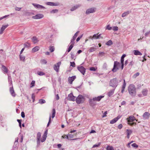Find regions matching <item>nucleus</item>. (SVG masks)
Instances as JSON below:
<instances>
[{"label":"nucleus","instance_id":"1","mask_svg":"<svg viewBox=\"0 0 150 150\" xmlns=\"http://www.w3.org/2000/svg\"><path fill=\"white\" fill-rule=\"evenodd\" d=\"M47 132L48 129H47L45 131L41 139V134L40 132H38L37 133V139L38 143H40V142H42L45 141L47 137Z\"/></svg>","mask_w":150,"mask_h":150},{"label":"nucleus","instance_id":"2","mask_svg":"<svg viewBox=\"0 0 150 150\" xmlns=\"http://www.w3.org/2000/svg\"><path fill=\"white\" fill-rule=\"evenodd\" d=\"M128 91L129 94L132 96H134L136 93L135 86L133 84L130 85L128 88Z\"/></svg>","mask_w":150,"mask_h":150},{"label":"nucleus","instance_id":"3","mask_svg":"<svg viewBox=\"0 0 150 150\" xmlns=\"http://www.w3.org/2000/svg\"><path fill=\"white\" fill-rule=\"evenodd\" d=\"M127 121L129 125L131 126L135 125H136V122H133V121L136 120L137 121V120L135 119V117L132 115L130 116L129 118H127Z\"/></svg>","mask_w":150,"mask_h":150},{"label":"nucleus","instance_id":"4","mask_svg":"<svg viewBox=\"0 0 150 150\" xmlns=\"http://www.w3.org/2000/svg\"><path fill=\"white\" fill-rule=\"evenodd\" d=\"M118 81L116 78L113 79L110 81L109 84L110 86L116 87L117 85Z\"/></svg>","mask_w":150,"mask_h":150},{"label":"nucleus","instance_id":"5","mask_svg":"<svg viewBox=\"0 0 150 150\" xmlns=\"http://www.w3.org/2000/svg\"><path fill=\"white\" fill-rule=\"evenodd\" d=\"M84 100V98L81 95H79L76 99V102L78 104L83 103Z\"/></svg>","mask_w":150,"mask_h":150},{"label":"nucleus","instance_id":"6","mask_svg":"<svg viewBox=\"0 0 150 150\" xmlns=\"http://www.w3.org/2000/svg\"><path fill=\"white\" fill-rule=\"evenodd\" d=\"M148 91L147 89H144L142 91V94H139L138 96L140 97L146 96L148 94Z\"/></svg>","mask_w":150,"mask_h":150},{"label":"nucleus","instance_id":"7","mask_svg":"<svg viewBox=\"0 0 150 150\" xmlns=\"http://www.w3.org/2000/svg\"><path fill=\"white\" fill-rule=\"evenodd\" d=\"M120 65V64L119 62L117 61H115L114 65V67L112 71L113 72H116L117 70L118 69V66Z\"/></svg>","mask_w":150,"mask_h":150},{"label":"nucleus","instance_id":"8","mask_svg":"<svg viewBox=\"0 0 150 150\" xmlns=\"http://www.w3.org/2000/svg\"><path fill=\"white\" fill-rule=\"evenodd\" d=\"M61 64V62H59L56 64H55L54 66V69L57 72H58L59 71V67Z\"/></svg>","mask_w":150,"mask_h":150},{"label":"nucleus","instance_id":"9","mask_svg":"<svg viewBox=\"0 0 150 150\" xmlns=\"http://www.w3.org/2000/svg\"><path fill=\"white\" fill-rule=\"evenodd\" d=\"M77 69L82 74L84 75L86 69L84 67L82 66H79Z\"/></svg>","mask_w":150,"mask_h":150},{"label":"nucleus","instance_id":"10","mask_svg":"<svg viewBox=\"0 0 150 150\" xmlns=\"http://www.w3.org/2000/svg\"><path fill=\"white\" fill-rule=\"evenodd\" d=\"M68 99L70 100L74 101L75 100V97L74 96L72 93H71L68 96Z\"/></svg>","mask_w":150,"mask_h":150},{"label":"nucleus","instance_id":"11","mask_svg":"<svg viewBox=\"0 0 150 150\" xmlns=\"http://www.w3.org/2000/svg\"><path fill=\"white\" fill-rule=\"evenodd\" d=\"M77 134V133L74 134H68V139L70 140H74L77 139H73L74 136H76Z\"/></svg>","mask_w":150,"mask_h":150},{"label":"nucleus","instance_id":"12","mask_svg":"<svg viewBox=\"0 0 150 150\" xmlns=\"http://www.w3.org/2000/svg\"><path fill=\"white\" fill-rule=\"evenodd\" d=\"M43 17L44 15L42 14H38L32 16V18L34 19H39L43 18Z\"/></svg>","mask_w":150,"mask_h":150},{"label":"nucleus","instance_id":"13","mask_svg":"<svg viewBox=\"0 0 150 150\" xmlns=\"http://www.w3.org/2000/svg\"><path fill=\"white\" fill-rule=\"evenodd\" d=\"M121 116L120 115L114 118L113 120H112L110 122V123L111 124H113L115 123L119 119H120Z\"/></svg>","mask_w":150,"mask_h":150},{"label":"nucleus","instance_id":"14","mask_svg":"<svg viewBox=\"0 0 150 150\" xmlns=\"http://www.w3.org/2000/svg\"><path fill=\"white\" fill-rule=\"evenodd\" d=\"M96 8H92L87 10L86 11V14H88L90 13H93L95 11Z\"/></svg>","mask_w":150,"mask_h":150},{"label":"nucleus","instance_id":"15","mask_svg":"<svg viewBox=\"0 0 150 150\" xmlns=\"http://www.w3.org/2000/svg\"><path fill=\"white\" fill-rule=\"evenodd\" d=\"M76 79V76H73L71 77H69L68 79V81L69 83L71 84L72 82Z\"/></svg>","mask_w":150,"mask_h":150},{"label":"nucleus","instance_id":"16","mask_svg":"<svg viewBox=\"0 0 150 150\" xmlns=\"http://www.w3.org/2000/svg\"><path fill=\"white\" fill-rule=\"evenodd\" d=\"M150 114L149 113V112H146L144 113L143 115L144 119H148L150 116Z\"/></svg>","mask_w":150,"mask_h":150},{"label":"nucleus","instance_id":"17","mask_svg":"<svg viewBox=\"0 0 150 150\" xmlns=\"http://www.w3.org/2000/svg\"><path fill=\"white\" fill-rule=\"evenodd\" d=\"M126 133L127 134V139H129L130 136L132 132V131L131 129H127L126 130Z\"/></svg>","mask_w":150,"mask_h":150},{"label":"nucleus","instance_id":"18","mask_svg":"<svg viewBox=\"0 0 150 150\" xmlns=\"http://www.w3.org/2000/svg\"><path fill=\"white\" fill-rule=\"evenodd\" d=\"M104 97V96H98L97 97L93 98L92 99L95 101H99L101 99Z\"/></svg>","mask_w":150,"mask_h":150},{"label":"nucleus","instance_id":"19","mask_svg":"<svg viewBox=\"0 0 150 150\" xmlns=\"http://www.w3.org/2000/svg\"><path fill=\"white\" fill-rule=\"evenodd\" d=\"M47 5L51 6H57L59 5L58 3H54L52 2H47L46 3Z\"/></svg>","mask_w":150,"mask_h":150},{"label":"nucleus","instance_id":"20","mask_svg":"<svg viewBox=\"0 0 150 150\" xmlns=\"http://www.w3.org/2000/svg\"><path fill=\"white\" fill-rule=\"evenodd\" d=\"M8 26V25H3L0 30V34H2L3 31L5 30V29L7 28Z\"/></svg>","mask_w":150,"mask_h":150},{"label":"nucleus","instance_id":"21","mask_svg":"<svg viewBox=\"0 0 150 150\" xmlns=\"http://www.w3.org/2000/svg\"><path fill=\"white\" fill-rule=\"evenodd\" d=\"M10 92L11 95L15 97L16 96V94L13 90V87H11L10 88Z\"/></svg>","mask_w":150,"mask_h":150},{"label":"nucleus","instance_id":"22","mask_svg":"<svg viewBox=\"0 0 150 150\" xmlns=\"http://www.w3.org/2000/svg\"><path fill=\"white\" fill-rule=\"evenodd\" d=\"M32 4L35 7H36L37 8H45L43 6L41 5H39L38 4H35L33 3Z\"/></svg>","mask_w":150,"mask_h":150},{"label":"nucleus","instance_id":"23","mask_svg":"<svg viewBox=\"0 0 150 150\" xmlns=\"http://www.w3.org/2000/svg\"><path fill=\"white\" fill-rule=\"evenodd\" d=\"M40 49V47L38 46H36L32 49V52L34 53L35 52L38 51Z\"/></svg>","mask_w":150,"mask_h":150},{"label":"nucleus","instance_id":"24","mask_svg":"<svg viewBox=\"0 0 150 150\" xmlns=\"http://www.w3.org/2000/svg\"><path fill=\"white\" fill-rule=\"evenodd\" d=\"M92 99L89 100V103L91 106H93L96 105V103Z\"/></svg>","mask_w":150,"mask_h":150},{"label":"nucleus","instance_id":"25","mask_svg":"<svg viewBox=\"0 0 150 150\" xmlns=\"http://www.w3.org/2000/svg\"><path fill=\"white\" fill-rule=\"evenodd\" d=\"M2 69L4 73H7L8 72V70L7 68L4 66L2 65Z\"/></svg>","mask_w":150,"mask_h":150},{"label":"nucleus","instance_id":"26","mask_svg":"<svg viewBox=\"0 0 150 150\" xmlns=\"http://www.w3.org/2000/svg\"><path fill=\"white\" fill-rule=\"evenodd\" d=\"M32 40L34 43H36L39 41L38 38L36 37H33Z\"/></svg>","mask_w":150,"mask_h":150},{"label":"nucleus","instance_id":"27","mask_svg":"<svg viewBox=\"0 0 150 150\" xmlns=\"http://www.w3.org/2000/svg\"><path fill=\"white\" fill-rule=\"evenodd\" d=\"M133 52L135 55H142V54L138 50H134L133 51Z\"/></svg>","mask_w":150,"mask_h":150},{"label":"nucleus","instance_id":"28","mask_svg":"<svg viewBox=\"0 0 150 150\" xmlns=\"http://www.w3.org/2000/svg\"><path fill=\"white\" fill-rule=\"evenodd\" d=\"M115 89L110 90L108 93V96L109 97L111 96L114 93Z\"/></svg>","mask_w":150,"mask_h":150},{"label":"nucleus","instance_id":"29","mask_svg":"<svg viewBox=\"0 0 150 150\" xmlns=\"http://www.w3.org/2000/svg\"><path fill=\"white\" fill-rule=\"evenodd\" d=\"M80 6L79 5H77L76 6H74V7H72L71 9V11H74L77 8L79 7Z\"/></svg>","mask_w":150,"mask_h":150},{"label":"nucleus","instance_id":"30","mask_svg":"<svg viewBox=\"0 0 150 150\" xmlns=\"http://www.w3.org/2000/svg\"><path fill=\"white\" fill-rule=\"evenodd\" d=\"M96 50V48L95 47H91L89 50V52H92L95 51Z\"/></svg>","mask_w":150,"mask_h":150},{"label":"nucleus","instance_id":"31","mask_svg":"<svg viewBox=\"0 0 150 150\" xmlns=\"http://www.w3.org/2000/svg\"><path fill=\"white\" fill-rule=\"evenodd\" d=\"M100 34L98 35V34H94L93 36V38L96 39L99 38L100 37Z\"/></svg>","mask_w":150,"mask_h":150},{"label":"nucleus","instance_id":"32","mask_svg":"<svg viewBox=\"0 0 150 150\" xmlns=\"http://www.w3.org/2000/svg\"><path fill=\"white\" fill-rule=\"evenodd\" d=\"M107 150H114L113 147L111 146H108L106 148Z\"/></svg>","mask_w":150,"mask_h":150},{"label":"nucleus","instance_id":"33","mask_svg":"<svg viewBox=\"0 0 150 150\" xmlns=\"http://www.w3.org/2000/svg\"><path fill=\"white\" fill-rule=\"evenodd\" d=\"M52 118H53L55 115L56 114V111L54 109H53L52 111Z\"/></svg>","mask_w":150,"mask_h":150},{"label":"nucleus","instance_id":"34","mask_svg":"<svg viewBox=\"0 0 150 150\" xmlns=\"http://www.w3.org/2000/svg\"><path fill=\"white\" fill-rule=\"evenodd\" d=\"M129 11H127L126 12H125L122 13V16L123 17L125 16H126L129 14Z\"/></svg>","mask_w":150,"mask_h":150},{"label":"nucleus","instance_id":"35","mask_svg":"<svg viewBox=\"0 0 150 150\" xmlns=\"http://www.w3.org/2000/svg\"><path fill=\"white\" fill-rule=\"evenodd\" d=\"M39 103L40 104H42L45 103L46 101L45 100L40 99L39 100Z\"/></svg>","mask_w":150,"mask_h":150},{"label":"nucleus","instance_id":"36","mask_svg":"<svg viewBox=\"0 0 150 150\" xmlns=\"http://www.w3.org/2000/svg\"><path fill=\"white\" fill-rule=\"evenodd\" d=\"M112 44V42L111 40H109L106 43V44L110 46Z\"/></svg>","mask_w":150,"mask_h":150},{"label":"nucleus","instance_id":"37","mask_svg":"<svg viewBox=\"0 0 150 150\" xmlns=\"http://www.w3.org/2000/svg\"><path fill=\"white\" fill-rule=\"evenodd\" d=\"M49 50L51 52H53L54 50V48L53 46H51L49 47Z\"/></svg>","mask_w":150,"mask_h":150},{"label":"nucleus","instance_id":"38","mask_svg":"<svg viewBox=\"0 0 150 150\" xmlns=\"http://www.w3.org/2000/svg\"><path fill=\"white\" fill-rule=\"evenodd\" d=\"M73 46H74L73 45H70L69 46V47L68 49V50H67V52H68L70 51L72 49L73 47Z\"/></svg>","mask_w":150,"mask_h":150},{"label":"nucleus","instance_id":"39","mask_svg":"<svg viewBox=\"0 0 150 150\" xmlns=\"http://www.w3.org/2000/svg\"><path fill=\"white\" fill-rule=\"evenodd\" d=\"M126 55L124 54L122 55L121 58V63H123L124 62V58L125 57Z\"/></svg>","mask_w":150,"mask_h":150},{"label":"nucleus","instance_id":"40","mask_svg":"<svg viewBox=\"0 0 150 150\" xmlns=\"http://www.w3.org/2000/svg\"><path fill=\"white\" fill-rule=\"evenodd\" d=\"M38 74L40 76H42L45 74V73L41 71H38L37 72Z\"/></svg>","mask_w":150,"mask_h":150},{"label":"nucleus","instance_id":"41","mask_svg":"<svg viewBox=\"0 0 150 150\" xmlns=\"http://www.w3.org/2000/svg\"><path fill=\"white\" fill-rule=\"evenodd\" d=\"M79 33V31H78L76 33L74 34V36H73V38L74 39H75L76 37L78 35V34Z\"/></svg>","mask_w":150,"mask_h":150},{"label":"nucleus","instance_id":"42","mask_svg":"<svg viewBox=\"0 0 150 150\" xmlns=\"http://www.w3.org/2000/svg\"><path fill=\"white\" fill-rule=\"evenodd\" d=\"M58 10L57 9H54L51 11L50 13H55L57 12Z\"/></svg>","mask_w":150,"mask_h":150},{"label":"nucleus","instance_id":"43","mask_svg":"<svg viewBox=\"0 0 150 150\" xmlns=\"http://www.w3.org/2000/svg\"><path fill=\"white\" fill-rule=\"evenodd\" d=\"M35 81H32L31 83V86H30V88H32L35 86Z\"/></svg>","mask_w":150,"mask_h":150},{"label":"nucleus","instance_id":"44","mask_svg":"<svg viewBox=\"0 0 150 150\" xmlns=\"http://www.w3.org/2000/svg\"><path fill=\"white\" fill-rule=\"evenodd\" d=\"M20 57L21 60L22 61H24L25 59V57L24 56H22L21 55H20Z\"/></svg>","mask_w":150,"mask_h":150},{"label":"nucleus","instance_id":"45","mask_svg":"<svg viewBox=\"0 0 150 150\" xmlns=\"http://www.w3.org/2000/svg\"><path fill=\"white\" fill-rule=\"evenodd\" d=\"M132 146L134 148H137L138 147V145L136 143H133L132 144Z\"/></svg>","mask_w":150,"mask_h":150},{"label":"nucleus","instance_id":"46","mask_svg":"<svg viewBox=\"0 0 150 150\" xmlns=\"http://www.w3.org/2000/svg\"><path fill=\"white\" fill-rule=\"evenodd\" d=\"M75 39H74L72 38L71 40L70 44L71 45H74V40Z\"/></svg>","mask_w":150,"mask_h":150},{"label":"nucleus","instance_id":"47","mask_svg":"<svg viewBox=\"0 0 150 150\" xmlns=\"http://www.w3.org/2000/svg\"><path fill=\"white\" fill-rule=\"evenodd\" d=\"M62 137L64 139H68V135H64L62 136Z\"/></svg>","mask_w":150,"mask_h":150},{"label":"nucleus","instance_id":"48","mask_svg":"<svg viewBox=\"0 0 150 150\" xmlns=\"http://www.w3.org/2000/svg\"><path fill=\"white\" fill-rule=\"evenodd\" d=\"M112 29L114 31H116L118 30V28L117 26H114L113 27Z\"/></svg>","mask_w":150,"mask_h":150},{"label":"nucleus","instance_id":"49","mask_svg":"<svg viewBox=\"0 0 150 150\" xmlns=\"http://www.w3.org/2000/svg\"><path fill=\"white\" fill-rule=\"evenodd\" d=\"M100 143H99L98 144H95L93 145L92 147V148H95V147H98L100 145Z\"/></svg>","mask_w":150,"mask_h":150},{"label":"nucleus","instance_id":"50","mask_svg":"<svg viewBox=\"0 0 150 150\" xmlns=\"http://www.w3.org/2000/svg\"><path fill=\"white\" fill-rule=\"evenodd\" d=\"M89 69L91 71H96V69L94 67H91Z\"/></svg>","mask_w":150,"mask_h":150},{"label":"nucleus","instance_id":"51","mask_svg":"<svg viewBox=\"0 0 150 150\" xmlns=\"http://www.w3.org/2000/svg\"><path fill=\"white\" fill-rule=\"evenodd\" d=\"M112 27H110L109 25H108L107 26L106 29H108V30H111L112 29Z\"/></svg>","mask_w":150,"mask_h":150},{"label":"nucleus","instance_id":"52","mask_svg":"<svg viewBox=\"0 0 150 150\" xmlns=\"http://www.w3.org/2000/svg\"><path fill=\"white\" fill-rule=\"evenodd\" d=\"M139 72H137V73H136V74H134L133 76L134 78H135L137 76H139Z\"/></svg>","mask_w":150,"mask_h":150},{"label":"nucleus","instance_id":"53","mask_svg":"<svg viewBox=\"0 0 150 150\" xmlns=\"http://www.w3.org/2000/svg\"><path fill=\"white\" fill-rule=\"evenodd\" d=\"M71 66H72L73 67H74L75 66V64L74 62H70Z\"/></svg>","mask_w":150,"mask_h":150},{"label":"nucleus","instance_id":"54","mask_svg":"<svg viewBox=\"0 0 150 150\" xmlns=\"http://www.w3.org/2000/svg\"><path fill=\"white\" fill-rule=\"evenodd\" d=\"M17 121L18 122L19 124V126L21 128V120H20L18 119L17 120Z\"/></svg>","mask_w":150,"mask_h":150},{"label":"nucleus","instance_id":"55","mask_svg":"<svg viewBox=\"0 0 150 150\" xmlns=\"http://www.w3.org/2000/svg\"><path fill=\"white\" fill-rule=\"evenodd\" d=\"M107 114V111H105L104 112V113L103 114V115L102 116V117L103 118H104L106 116V114Z\"/></svg>","mask_w":150,"mask_h":150},{"label":"nucleus","instance_id":"56","mask_svg":"<svg viewBox=\"0 0 150 150\" xmlns=\"http://www.w3.org/2000/svg\"><path fill=\"white\" fill-rule=\"evenodd\" d=\"M32 98L33 100V102L35 100V96L34 93L32 94Z\"/></svg>","mask_w":150,"mask_h":150},{"label":"nucleus","instance_id":"57","mask_svg":"<svg viewBox=\"0 0 150 150\" xmlns=\"http://www.w3.org/2000/svg\"><path fill=\"white\" fill-rule=\"evenodd\" d=\"M123 127V125L122 124H119L118 127V128L119 129H121Z\"/></svg>","mask_w":150,"mask_h":150},{"label":"nucleus","instance_id":"58","mask_svg":"<svg viewBox=\"0 0 150 150\" xmlns=\"http://www.w3.org/2000/svg\"><path fill=\"white\" fill-rule=\"evenodd\" d=\"M9 16V15H6L4 16H3L2 17H1L0 18V20H1L2 19L5 18H6L7 17H8V16Z\"/></svg>","mask_w":150,"mask_h":150},{"label":"nucleus","instance_id":"59","mask_svg":"<svg viewBox=\"0 0 150 150\" xmlns=\"http://www.w3.org/2000/svg\"><path fill=\"white\" fill-rule=\"evenodd\" d=\"M105 53L103 52H100L99 53V55L103 56H104V55Z\"/></svg>","mask_w":150,"mask_h":150},{"label":"nucleus","instance_id":"60","mask_svg":"<svg viewBox=\"0 0 150 150\" xmlns=\"http://www.w3.org/2000/svg\"><path fill=\"white\" fill-rule=\"evenodd\" d=\"M25 46L29 47L30 46V44L28 43H26L25 44Z\"/></svg>","mask_w":150,"mask_h":150},{"label":"nucleus","instance_id":"61","mask_svg":"<svg viewBox=\"0 0 150 150\" xmlns=\"http://www.w3.org/2000/svg\"><path fill=\"white\" fill-rule=\"evenodd\" d=\"M21 115L22 117L23 118H24L25 117V113L24 112H21Z\"/></svg>","mask_w":150,"mask_h":150},{"label":"nucleus","instance_id":"62","mask_svg":"<svg viewBox=\"0 0 150 150\" xmlns=\"http://www.w3.org/2000/svg\"><path fill=\"white\" fill-rule=\"evenodd\" d=\"M51 116H50V117H49V122L47 124V127H48L49 125H50V123L51 122Z\"/></svg>","mask_w":150,"mask_h":150},{"label":"nucleus","instance_id":"63","mask_svg":"<svg viewBox=\"0 0 150 150\" xmlns=\"http://www.w3.org/2000/svg\"><path fill=\"white\" fill-rule=\"evenodd\" d=\"M126 85V83L125 82V80L124 79V83H123V84L122 85V87H125Z\"/></svg>","mask_w":150,"mask_h":150},{"label":"nucleus","instance_id":"64","mask_svg":"<svg viewBox=\"0 0 150 150\" xmlns=\"http://www.w3.org/2000/svg\"><path fill=\"white\" fill-rule=\"evenodd\" d=\"M82 35H81L80 37H78L76 39V41L78 42L80 40L81 38L82 37Z\"/></svg>","mask_w":150,"mask_h":150}]
</instances>
